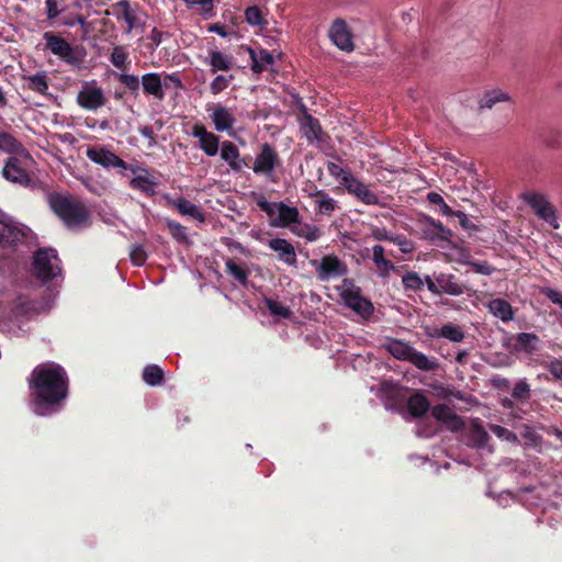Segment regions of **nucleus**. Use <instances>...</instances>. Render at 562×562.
Masks as SVG:
<instances>
[{
    "label": "nucleus",
    "instance_id": "7",
    "mask_svg": "<svg viewBox=\"0 0 562 562\" xmlns=\"http://www.w3.org/2000/svg\"><path fill=\"white\" fill-rule=\"evenodd\" d=\"M310 265L315 269L319 281H328L347 273L346 263L335 255L324 256L319 260H311Z\"/></svg>",
    "mask_w": 562,
    "mask_h": 562
},
{
    "label": "nucleus",
    "instance_id": "16",
    "mask_svg": "<svg viewBox=\"0 0 562 562\" xmlns=\"http://www.w3.org/2000/svg\"><path fill=\"white\" fill-rule=\"evenodd\" d=\"M127 169L134 173L130 182V186L134 190H138L147 195H154L156 193L158 181L148 169L134 166H128Z\"/></svg>",
    "mask_w": 562,
    "mask_h": 562
},
{
    "label": "nucleus",
    "instance_id": "28",
    "mask_svg": "<svg viewBox=\"0 0 562 562\" xmlns=\"http://www.w3.org/2000/svg\"><path fill=\"white\" fill-rule=\"evenodd\" d=\"M490 313L503 322H509L514 317L512 305L504 299L491 300L487 304Z\"/></svg>",
    "mask_w": 562,
    "mask_h": 562
},
{
    "label": "nucleus",
    "instance_id": "48",
    "mask_svg": "<svg viewBox=\"0 0 562 562\" xmlns=\"http://www.w3.org/2000/svg\"><path fill=\"white\" fill-rule=\"evenodd\" d=\"M126 52L122 46H116L113 48L111 54V63L119 69L125 68L126 63Z\"/></svg>",
    "mask_w": 562,
    "mask_h": 562
},
{
    "label": "nucleus",
    "instance_id": "43",
    "mask_svg": "<svg viewBox=\"0 0 562 562\" xmlns=\"http://www.w3.org/2000/svg\"><path fill=\"white\" fill-rule=\"evenodd\" d=\"M402 282L408 290H420L424 286V280L416 272H407L403 276Z\"/></svg>",
    "mask_w": 562,
    "mask_h": 562
},
{
    "label": "nucleus",
    "instance_id": "57",
    "mask_svg": "<svg viewBox=\"0 0 562 562\" xmlns=\"http://www.w3.org/2000/svg\"><path fill=\"white\" fill-rule=\"evenodd\" d=\"M476 273L490 276L494 272V268L487 262H468Z\"/></svg>",
    "mask_w": 562,
    "mask_h": 562
},
{
    "label": "nucleus",
    "instance_id": "53",
    "mask_svg": "<svg viewBox=\"0 0 562 562\" xmlns=\"http://www.w3.org/2000/svg\"><path fill=\"white\" fill-rule=\"evenodd\" d=\"M131 260L136 266H142L145 262L146 254L142 246H138V245L133 246V248L131 250Z\"/></svg>",
    "mask_w": 562,
    "mask_h": 562
},
{
    "label": "nucleus",
    "instance_id": "4",
    "mask_svg": "<svg viewBox=\"0 0 562 562\" xmlns=\"http://www.w3.org/2000/svg\"><path fill=\"white\" fill-rule=\"evenodd\" d=\"M344 304L363 319H368L374 312L373 304L362 295L361 289L350 279H344L337 286Z\"/></svg>",
    "mask_w": 562,
    "mask_h": 562
},
{
    "label": "nucleus",
    "instance_id": "61",
    "mask_svg": "<svg viewBox=\"0 0 562 562\" xmlns=\"http://www.w3.org/2000/svg\"><path fill=\"white\" fill-rule=\"evenodd\" d=\"M456 217H458L459 220V223L460 225L464 228V229H470L472 228L474 225L471 223V221L469 220L468 215L461 211H453V214Z\"/></svg>",
    "mask_w": 562,
    "mask_h": 562
},
{
    "label": "nucleus",
    "instance_id": "41",
    "mask_svg": "<svg viewBox=\"0 0 562 562\" xmlns=\"http://www.w3.org/2000/svg\"><path fill=\"white\" fill-rule=\"evenodd\" d=\"M266 306L269 310V312L276 317L289 318L291 316V311L289 310V307H286L285 305L276 300H266Z\"/></svg>",
    "mask_w": 562,
    "mask_h": 562
},
{
    "label": "nucleus",
    "instance_id": "36",
    "mask_svg": "<svg viewBox=\"0 0 562 562\" xmlns=\"http://www.w3.org/2000/svg\"><path fill=\"white\" fill-rule=\"evenodd\" d=\"M209 63L213 72L217 70H228L232 66V58L221 52L213 50L210 53Z\"/></svg>",
    "mask_w": 562,
    "mask_h": 562
},
{
    "label": "nucleus",
    "instance_id": "35",
    "mask_svg": "<svg viewBox=\"0 0 562 562\" xmlns=\"http://www.w3.org/2000/svg\"><path fill=\"white\" fill-rule=\"evenodd\" d=\"M407 407L414 417H420L429 409V402L423 394L417 393L409 397Z\"/></svg>",
    "mask_w": 562,
    "mask_h": 562
},
{
    "label": "nucleus",
    "instance_id": "38",
    "mask_svg": "<svg viewBox=\"0 0 562 562\" xmlns=\"http://www.w3.org/2000/svg\"><path fill=\"white\" fill-rule=\"evenodd\" d=\"M164 372L156 364L147 366L143 371V380L146 384L155 386L162 382Z\"/></svg>",
    "mask_w": 562,
    "mask_h": 562
},
{
    "label": "nucleus",
    "instance_id": "14",
    "mask_svg": "<svg viewBox=\"0 0 562 562\" xmlns=\"http://www.w3.org/2000/svg\"><path fill=\"white\" fill-rule=\"evenodd\" d=\"M87 157L105 169L119 168L127 170V164L111 150L103 147H90L86 151Z\"/></svg>",
    "mask_w": 562,
    "mask_h": 562
},
{
    "label": "nucleus",
    "instance_id": "60",
    "mask_svg": "<svg viewBox=\"0 0 562 562\" xmlns=\"http://www.w3.org/2000/svg\"><path fill=\"white\" fill-rule=\"evenodd\" d=\"M544 295L554 304L560 305L562 308V293L553 289H544Z\"/></svg>",
    "mask_w": 562,
    "mask_h": 562
},
{
    "label": "nucleus",
    "instance_id": "3",
    "mask_svg": "<svg viewBox=\"0 0 562 562\" xmlns=\"http://www.w3.org/2000/svg\"><path fill=\"white\" fill-rule=\"evenodd\" d=\"M383 346L394 358L408 361L420 370L430 371L438 367L435 359L415 350L412 346L402 340L389 339Z\"/></svg>",
    "mask_w": 562,
    "mask_h": 562
},
{
    "label": "nucleus",
    "instance_id": "18",
    "mask_svg": "<svg viewBox=\"0 0 562 562\" xmlns=\"http://www.w3.org/2000/svg\"><path fill=\"white\" fill-rule=\"evenodd\" d=\"M513 98L508 91L495 87L488 89L482 93L477 101V108L480 111L492 110L501 103H512Z\"/></svg>",
    "mask_w": 562,
    "mask_h": 562
},
{
    "label": "nucleus",
    "instance_id": "13",
    "mask_svg": "<svg viewBox=\"0 0 562 562\" xmlns=\"http://www.w3.org/2000/svg\"><path fill=\"white\" fill-rule=\"evenodd\" d=\"M25 227L0 211V245L10 246L23 240Z\"/></svg>",
    "mask_w": 562,
    "mask_h": 562
},
{
    "label": "nucleus",
    "instance_id": "9",
    "mask_svg": "<svg viewBox=\"0 0 562 562\" xmlns=\"http://www.w3.org/2000/svg\"><path fill=\"white\" fill-rule=\"evenodd\" d=\"M328 37L330 42L340 50L350 53L355 49L353 34L342 19H336L329 26Z\"/></svg>",
    "mask_w": 562,
    "mask_h": 562
},
{
    "label": "nucleus",
    "instance_id": "15",
    "mask_svg": "<svg viewBox=\"0 0 562 562\" xmlns=\"http://www.w3.org/2000/svg\"><path fill=\"white\" fill-rule=\"evenodd\" d=\"M191 135L199 139V147L209 157H214L221 148L220 138L214 133L209 132L202 124H194Z\"/></svg>",
    "mask_w": 562,
    "mask_h": 562
},
{
    "label": "nucleus",
    "instance_id": "27",
    "mask_svg": "<svg viewBox=\"0 0 562 562\" xmlns=\"http://www.w3.org/2000/svg\"><path fill=\"white\" fill-rule=\"evenodd\" d=\"M424 234L432 240H449L452 236L449 228L445 227L439 221H435L430 217L425 220Z\"/></svg>",
    "mask_w": 562,
    "mask_h": 562
},
{
    "label": "nucleus",
    "instance_id": "29",
    "mask_svg": "<svg viewBox=\"0 0 562 562\" xmlns=\"http://www.w3.org/2000/svg\"><path fill=\"white\" fill-rule=\"evenodd\" d=\"M437 283H439L440 293L458 296L463 294L465 291V288L459 283L452 274H438Z\"/></svg>",
    "mask_w": 562,
    "mask_h": 562
},
{
    "label": "nucleus",
    "instance_id": "31",
    "mask_svg": "<svg viewBox=\"0 0 562 562\" xmlns=\"http://www.w3.org/2000/svg\"><path fill=\"white\" fill-rule=\"evenodd\" d=\"M372 260L382 277L395 269L394 263L384 257V248L380 245L372 247Z\"/></svg>",
    "mask_w": 562,
    "mask_h": 562
},
{
    "label": "nucleus",
    "instance_id": "56",
    "mask_svg": "<svg viewBox=\"0 0 562 562\" xmlns=\"http://www.w3.org/2000/svg\"><path fill=\"white\" fill-rule=\"evenodd\" d=\"M168 225H169L170 232L175 238H177L178 240L187 239L186 228L181 224L170 222Z\"/></svg>",
    "mask_w": 562,
    "mask_h": 562
},
{
    "label": "nucleus",
    "instance_id": "19",
    "mask_svg": "<svg viewBox=\"0 0 562 562\" xmlns=\"http://www.w3.org/2000/svg\"><path fill=\"white\" fill-rule=\"evenodd\" d=\"M220 155L234 172H240L247 166L237 146L229 140L221 143Z\"/></svg>",
    "mask_w": 562,
    "mask_h": 562
},
{
    "label": "nucleus",
    "instance_id": "54",
    "mask_svg": "<svg viewBox=\"0 0 562 562\" xmlns=\"http://www.w3.org/2000/svg\"><path fill=\"white\" fill-rule=\"evenodd\" d=\"M119 79L131 90H136L139 87V79L135 75L122 74Z\"/></svg>",
    "mask_w": 562,
    "mask_h": 562
},
{
    "label": "nucleus",
    "instance_id": "32",
    "mask_svg": "<svg viewBox=\"0 0 562 562\" xmlns=\"http://www.w3.org/2000/svg\"><path fill=\"white\" fill-rule=\"evenodd\" d=\"M301 131L310 143L319 140V134L322 132L321 125L311 115L304 114L301 120Z\"/></svg>",
    "mask_w": 562,
    "mask_h": 562
},
{
    "label": "nucleus",
    "instance_id": "30",
    "mask_svg": "<svg viewBox=\"0 0 562 562\" xmlns=\"http://www.w3.org/2000/svg\"><path fill=\"white\" fill-rule=\"evenodd\" d=\"M315 198L317 212L324 215H331L337 209V201L330 198L325 191L316 190L310 194Z\"/></svg>",
    "mask_w": 562,
    "mask_h": 562
},
{
    "label": "nucleus",
    "instance_id": "5",
    "mask_svg": "<svg viewBox=\"0 0 562 562\" xmlns=\"http://www.w3.org/2000/svg\"><path fill=\"white\" fill-rule=\"evenodd\" d=\"M22 154L10 156L2 168V177L12 182L21 186H27L31 182L29 168L33 164V158L27 150Z\"/></svg>",
    "mask_w": 562,
    "mask_h": 562
},
{
    "label": "nucleus",
    "instance_id": "51",
    "mask_svg": "<svg viewBox=\"0 0 562 562\" xmlns=\"http://www.w3.org/2000/svg\"><path fill=\"white\" fill-rule=\"evenodd\" d=\"M231 78L232 77H226V76H222V75L216 76L210 85V89H211L212 93L218 94L224 89H226L231 81Z\"/></svg>",
    "mask_w": 562,
    "mask_h": 562
},
{
    "label": "nucleus",
    "instance_id": "21",
    "mask_svg": "<svg viewBox=\"0 0 562 562\" xmlns=\"http://www.w3.org/2000/svg\"><path fill=\"white\" fill-rule=\"evenodd\" d=\"M344 187L347 189L349 193L353 194L366 204L378 203L379 199L376 194L373 193L362 181H360L353 176L347 177Z\"/></svg>",
    "mask_w": 562,
    "mask_h": 562
},
{
    "label": "nucleus",
    "instance_id": "12",
    "mask_svg": "<svg viewBox=\"0 0 562 562\" xmlns=\"http://www.w3.org/2000/svg\"><path fill=\"white\" fill-rule=\"evenodd\" d=\"M168 82L173 83V86L177 88L181 87V81L176 76L167 75L162 79L159 74L149 72L142 77V86L144 91L158 100L164 99L165 93L162 87H167Z\"/></svg>",
    "mask_w": 562,
    "mask_h": 562
},
{
    "label": "nucleus",
    "instance_id": "58",
    "mask_svg": "<svg viewBox=\"0 0 562 562\" xmlns=\"http://www.w3.org/2000/svg\"><path fill=\"white\" fill-rule=\"evenodd\" d=\"M548 369L552 375L559 380H562V359L552 360L549 363Z\"/></svg>",
    "mask_w": 562,
    "mask_h": 562
},
{
    "label": "nucleus",
    "instance_id": "10",
    "mask_svg": "<svg viewBox=\"0 0 562 562\" xmlns=\"http://www.w3.org/2000/svg\"><path fill=\"white\" fill-rule=\"evenodd\" d=\"M105 101L104 92L95 81L85 82L77 95L78 104L88 111L98 110Z\"/></svg>",
    "mask_w": 562,
    "mask_h": 562
},
{
    "label": "nucleus",
    "instance_id": "26",
    "mask_svg": "<svg viewBox=\"0 0 562 562\" xmlns=\"http://www.w3.org/2000/svg\"><path fill=\"white\" fill-rule=\"evenodd\" d=\"M44 38L46 40L47 47L54 55L67 60L71 57L72 48L64 38L52 33H45Z\"/></svg>",
    "mask_w": 562,
    "mask_h": 562
},
{
    "label": "nucleus",
    "instance_id": "6",
    "mask_svg": "<svg viewBox=\"0 0 562 562\" xmlns=\"http://www.w3.org/2000/svg\"><path fill=\"white\" fill-rule=\"evenodd\" d=\"M33 272L38 279L44 281L57 277L60 273V266L56 250H38L34 256Z\"/></svg>",
    "mask_w": 562,
    "mask_h": 562
},
{
    "label": "nucleus",
    "instance_id": "37",
    "mask_svg": "<svg viewBox=\"0 0 562 562\" xmlns=\"http://www.w3.org/2000/svg\"><path fill=\"white\" fill-rule=\"evenodd\" d=\"M176 207L182 215L191 216L200 222L204 221V216L198 206L186 199H179L176 202Z\"/></svg>",
    "mask_w": 562,
    "mask_h": 562
},
{
    "label": "nucleus",
    "instance_id": "2",
    "mask_svg": "<svg viewBox=\"0 0 562 562\" xmlns=\"http://www.w3.org/2000/svg\"><path fill=\"white\" fill-rule=\"evenodd\" d=\"M49 203L67 227L78 228L87 224L88 212L85 206L60 195L50 196Z\"/></svg>",
    "mask_w": 562,
    "mask_h": 562
},
{
    "label": "nucleus",
    "instance_id": "42",
    "mask_svg": "<svg viewBox=\"0 0 562 562\" xmlns=\"http://www.w3.org/2000/svg\"><path fill=\"white\" fill-rule=\"evenodd\" d=\"M226 270L240 283H246L248 279V272L238 266L233 259H228L225 262Z\"/></svg>",
    "mask_w": 562,
    "mask_h": 562
},
{
    "label": "nucleus",
    "instance_id": "40",
    "mask_svg": "<svg viewBox=\"0 0 562 562\" xmlns=\"http://www.w3.org/2000/svg\"><path fill=\"white\" fill-rule=\"evenodd\" d=\"M29 82V88L33 91H37L40 93H45L48 89V83L46 81V74L44 71L37 72L33 76L26 78Z\"/></svg>",
    "mask_w": 562,
    "mask_h": 562
},
{
    "label": "nucleus",
    "instance_id": "46",
    "mask_svg": "<svg viewBox=\"0 0 562 562\" xmlns=\"http://www.w3.org/2000/svg\"><path fill=\"white\" fill-rule=\"evenodd\" d=\"M257 205L267 213L268 216L273 217L274 215H279V203L269 202L265 196H259L257 199Z\"/></svg>",
    "mask_w": 562,
    "mask_h": 562
},
{
    "label": "nucleus",
    "instance_id": "25",
    "mask_svg": "<svg viewBox=\"0 0 562 562\" xmlns=\"http://www.w3.org/2000/svg\"><path fill=\"white\" fill-rule=\"evenodd\" d=\"M251 59V69L255 72H262L270 69L274 64V55L266 49H251L249 48Z\"/></svg>",
    "mask_w": 562,
    "mask_h": 562
},
{
    "label": "nucleus",
    "instance_id": "64",
    "mask_svg": "<svg viewBox=\"0 0 562 562\" xmlns=\"http://www.w3.org/2000/svg\"><path fill=\"white\" fill-rule=\"evenodd\" d=\"M473 434L474 436L476 437L477 441L480 443H483L487 440L488 438V435L487 432L480 426H474L473 427Z\"/></svg>",
    "mask_w": 562,
    "mask_h": 562
},
{
    "label": "nucleus",
    "instance_id": "20",
    "mask_svg": "<svg viewBox=\"0 0 562 562\" xmlns=\"http://www.w3.org/2000/svg\"><path fill=\"white\" fill-rule=\"evenodd\" d=\"M210 117L217 132H227L232 135L231 131L236 120L234 113L229 109L217 104L211 110Z\"/></svg>",
    "mask_w": 562,
    "mask_h": 562
},
{
    "label": "nucleus",
    "instance_id": "23",
    "mask_svg": "<svg viewBox=\"0 0 562 562\" xmlns=\"http://www.w3.org/2000/svg\"><path fill=\"white\" fill-rule=\"evenodd\" d=\"M515 352L533 353L539 346V338L535 334L520 333L510 339Z\"/></svg>",
    "mask_w": 562,
    "mask_h": 562
},
{
    "label": "nucleus",
    "instance_id": "11",
    "mask_svg": "<svg viewBox=\"0 0 562 562\" xmlns=\"http://www.w3.org/2000/svg\"><path fill=\"white\" fill-rule=\"evenodd\" d=\"M279 164L280 159L276 149L268 143H265L261 145L260 151L255 158L252 171L257 175H263L270 178Z\"/></svg>",
    "mask_w": 562,
    "mask_h": 562
},
{
    "label": "nucleus",
    "instance_id": "49",
    "mask_svg": "<svg viewBox=\"0 0 562 562\" xmlns=\"http://www.w3.org/2000/svg\"><path fill=\"white\" fill-rule=\"evenodd\" d=\"M121 5L123 7V12H122V15L121 18L124 20L126 26H125V30L126 32H131L134 26H135V14L133 12V10L130 8V5L127 4V2H121Z\"/></svg>",
    "mask_w": 562,
    "mask_h": 562
},
{
    "label": "nucleus",
    "instance_id": "45",
    "mask_svg": "<svg viewBox=\"0 0 562 562\" xmlns=\"http://www.w3.org/2000/svg\"><path fill=\"white\" fill-rule=\"evenodd\" d=\"M427 200L436 205L440 206V212L446 216H452L453 210L445 202L443 198L436 192H430L427 195Z\"/></svg>",
    "mask_w": 562,
    "mask_h": 562
},
{
    "label": "nucleus",
    "instance_id": "22",
    "mask_svg": "<svg viewBox=\"0 0 562 562\" xmlns=\"http://www.w3.org/2000/svg\"><path fill=\"white\" fill-rule=\"evenodd\" d=\"M269 248L278 254L279 260L288 266L294 267L296 265V252L294 246L283 238H273L268 244Z\"/></svg>",
    "mask_w": 562,
    "mask_h": 562
},
{
    "label": "nucleus",
    "instance_id": "44",
    "mask_svg": "<svg viewBox=\"0 0 562 562\" xmlns=\"http://www.w3.org/2000/svg\"><path fill=\"white\" fill-rule=\"evenodd\" d=\"M490 430L497 438L505 440L507 442H516L518 440L517 436L513 431L499 425H490Z\"/></svg>",
    "mask_w": 562,
    "mask_h": 562
},
{
    "label": "nucleus",
    "instance_id": "62",
    "mask_svg": "<svg viewBox=\"0 0 562 562\" xmlns=\"http://www.w3.org/2000/svg\"><path fill=\"white\" fill-rule=\"evenodd\" d=\"M372 236L378 240H390L391 238H394L393 235H390L385 229L383 228H376L373 231Z\"/></svg>",
    "mask_w": 562,
    "mask_h": 562
},
{
    "label": "nucleus",
    "instance_id": "24",
    "mask_svg": "<svg viewBox=\"0 0 562 562\" xmlns=\"http://www.w3.org/2000/svg\"><path fill=\"white\" fill-rule=\"evenodd\" d=\"M279 215L277 218L271 220V226L291 228L300 221V213L297 207L289 206L283 202H279Z\"/></svg>",
    "mask_w": 562,
    "mask_h": 562
},
{
    "label": "nucleus",
    "instance_id": "33",
    "mask_svg": "<svg viewBox=\"0 0 562 562\" xmlns=\"http://www.w3.org/2000/svg\"><path fill=\"white\" fill-rule=\"evenodd\" d=\"M24 150H26L21 143H19L12 135L0 132V151H3L10 156L22 154L25 157Z\"/></svg>",
    "mask_w": 562,
    "mask_h": 562
},
{
    "label": "nucleus",
    "instance_id": "34",
    "mask_svg": "<svg viewBox=\"0 0 562 562\" xmlns=\"http://www.w3.org/2000/svg\"><path fill=\"white\" fill-rule=\"evenodd\" d=\"M291 232L307 241H315L321 237V231L317 226L301 221L291 227Z\"/></svg>",
    "mask_w": 562,
    "mask_h": 562
},
{
    "label": "nucleus",
    "instance_id": "1",
    "mask_svg": "<svg viewBox=\"0 0 562 562\" xmlns=\"http://www.w3.org/2000/svg\"><path fill=\"white\" fill-rule=\"evenodd\" d=\"M30 387L33 412L38 416L50 415L56 411L55 406L67 396V374L59 364H38L32 371Z\"/></svg>",
    "mask_w": 562,
    "mask_h": 562
},
{
    "label": "nucleus",
    "instance_id": "59",
    "mask_svg": "<svg viewBox=\"0 0 562 562\" xmlns=\"http://www.w3.org/2000/svg\"><path fill=\"white\" fill-rule=\"evenodd\" d=\"M46 13L48 19H55L59 15L60 11L58 9L57 0H46Z\"/></svg>",
    "mask_w": 562,
    "mask_h": 562
},
{
    "label": "nucleus",
    "instance_id": "55",
    "mask_svg": "<svg viewBox=\"0 0 562 562\" xmlns=\"http://www.w3.org/2000/svg\"><path fill=\"white\" fill-rule=\"evenodd\" d=\"M391 241L396 244L402 252L409 254L414 250V244L408 239L394 236Z\"/></svg>",
    "mask_w": 562,
    "mask_h": 562
},
{
    "label": "nucleus",
    "instance_id": "50",
    "mask_svg": "<svg viewBox=\"0 0 562 562\" xmlns=\"http://www.w3.org/2000/svg\"><path fill=\"white\" fill-rule=\"evenodd\" d=\"M246 21L250 25H261L263 23L262 14L259 8L250 7L245 12Z\"/></svg>",
    "mask_w": 562,
    "mask_h": 562
},
{
    "label": "nucleus",
    "instance_id": "17",
    "mask_svg": "<svg viewBox=\"0 0 562 562\" xmlns=\"http://www.w3.org/2000/svg\"><path fill=\"white\" fill-rule=\"evenodd\" d=\"M431 415L451 431H459L464 427L462 418L445 404L434 406Z\"/></svg>",
    "mask_w": 562,
    "mask_h": 562
},
{
    "label": "nucleus",
    "instance_id": "47",
    "mask_svg": "<svg viewBox=\"0 0 562 562\" xmlns=\"http://www.w3.org/2000/svg\"><path fill=\"white\" fill-rule=\"evenodd\" d=\"M327 170L329 175L338 179L342 186L346 183L347 177L352 176L349 171L345 170L342 167L335 162H328Z\"/></svg>",
    "mask_w": 562,
    "mask_h": 562
},
{
    "label": "nucleus",
    "instance_id": "52",
    "mask_svg": "<svg viewBox=\"0 0 562 562\" xmlns=\"http://www.w3.org/2000/svg\"><path fill=\"white\" fill-rule=\"evenodd\" d=\"M529 392H530L529 384L526 381H519L513 390V396L515 398L524 400V398L528 397Z\"/></svg>",
    "mask_w": 562,
    "mask_h": 562
},
{
    "label": "nucleus",
    "instance_id": "39",
    "mask_svg": "<svg viewBox=\"0 0 562 562\" xmlns=\"http://www.w3.org/2000/svg\"><path fill=\"white\" fill-rule=\"evenodd\" d=\"M438 337L449 339L453 342H460L464 339V333L457 325L446 324L440 328Z\"/></svg>",
    "mask_w": 562,
    "mask_h": 562
},
{
    "label": "nucleus",
    "instance_id": "8",
    "mask_svg": "<svg viewBox=\"0 0 562 562\" xmlns=\"http://www.w3.org/2000/svg\"><path fill=\"white\" fill-rule=\"evenodd\" d=\"M522 200L533 210V212L553 228H558V220L552 204L546 195L538 192H526Z\"/></svg>",
    "mask_w": 562,
    "mask_h": 562
},
{
    "label": "nucleus",
    "instance_id": "63",
    "mask_svg": "<svg viewBox=\"0 0 562 562\" xmlns=\"http://www.w3.org/2000/svg\"><path fill=\"white\" fill-rule=\"evenodd\" d=\"M424 283H426L428 290L432 294H440L439 283H437V279L432 280L429 276H427Z\"/></svg>",
    "mask_w": 562,
    "mask_h": 562
}]
</instances>
